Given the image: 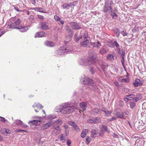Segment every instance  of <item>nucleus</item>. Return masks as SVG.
<instances>
[{"label":"nucleus","instance_id":"obj_1","mask_svg":"<svg viewBox=\"0 0 146 146\" xmlns=\"http://www.w3.org/2000/svg\"><path fill=\"white\" fill-rule=\"evenodd\" d=\"M76 104L72 102L69 103L67 102L62 104L59 107V111L62 113L70 114L75 111L77 109L75 106Z\"/></svg>","mask_w":146,"mask_h":146},{"label":"nucleus","instance_id":"obj_2","mask_svg":"<svg viewBox=\"0 0 146 146\" xmlns=\"http://www.w3.org/2000/svg\"><path fill=\"white\" fill-rule=\"evenodd\" d=\"M96 63L95 58L93 56L89 58L81 59L80 61V64L82 65L88 66L91 64H94Z\"/></svg>","mask_w":146,"mask_h":146},{"label":"nucleus","instance_id":"obj_3","mask_svg":"<svg viewBox=\"0 0 146 146\" xmlns=\"http://www.w3.org/2000/svg\"><path fill=\"white\" fill-rule=\"evenodd\" d=\"M71 51V49L68 48H66L64 46H62L57 50V52L58 54L62 55Z\"/></svg>","mask_w":146,"mask_h":146},{"label":"nucleus","instance_id":"obj_4","mask_svg":"<svg viewBox=\"0 0 146 146\" xmlns=\"http://www.w3.org/2000/svg\"><path fill=\"white\" fill-rule=\"evenodd\" d=\"M69 24L73 30L77 31L82 29L81 25L80 23L71 22Z\"/></svg>","mask_w":146,"mask_h":146},{"label":"nucleus","instance_id":"obj_5","mask_svg":"<svg viewBox=\"0 0 146 146\" xmlns=\"http://www.w3.org/2000/svg\"><path fill=\"white\" fill-rule=\"evenodd\" d=\"M81 81L83 83L88 85L92 86L93 84V81L91 79L89 78L88 77H85L81 79Z\"/></svg>","mask_w":146,"mask_h":146},{"label":"nucleus","instance_id":"obj_6","mask_svg":"<svg viewBox=\"0 0 146 146\" xmlns=\"http://www.w3.org/2000/svg\"><path fill=\"white\" fill-rule=\"evenodd\" d=\"M66 33L68 35L67 36L66 38H68L69 39V40L66 41H65V42H68L70 40L71 38L73 35V32L72 30L70 28L69 26L67 25L66 27Z\"/></svg>","mask_w":146,"mask_h":146},{"label":"nucleus","instance_id":"obj_7","mask_svg":"<svg viewBox=\"0 0 146 146\" xmlns=\"http://www.w3.org/2000/svg\"><path fill=\"white\" fill-rule=\"evenodd\" d=\"M125 113L126 114V115H127L129 114V112L127 110L124 111V112H121L120 113L119 112L116 111V110H115V115H116L117 118H122L123 119H125Z\"/></svg>","mask_w":146,"mask_h":146},{"label":"nucleus","instance_id":"obj_8","mask_svg":"<svg viewBox=\"0 0 146 146\" xmlns=\"http://www.w3.org/2000/svg\"><path fill=\"white\" fill-rule=\"evenodd\" d=\"M112 9L111 7L110 6V5H109L108 1H105L104 6L102 10L103 12L105 13H107L108 12H109L110 11H111Z\"/></svg>","mask_w":146,"mask_h":146},{"label":"nucleus","instance_id":"obj_9","mask_svg":"<svg viewBox=\"0 0 146 146\" xmlns=\"http://www.w3.org/2000/svg\"><path fill=\"white\" fill-rule=\"evenodd\" d=\"M40 28L42 30H48L49 29L48 23L46 22H41L40 23Z\"/></svg>","mask_w":146,"mask_h":146},{"label":"nucleus","instance_id":"obj_10","mask_svg":"<svg viewBox=\"0 0 146 146\" xmlns=\"http://www.w3.org/2000/svg\"><path fill=\"white\" fill-rule=\"evenodd\" d=\"M100 118L98 117L90 119L88 120V122L90 123H97L100 122Z\"/></svg>","mask_w":146,"mask_h":146},{"label":"nucleus","instance_id":"obj_11","mask_svg":"<svg viewBox=\"0 0 146 146\" xmlns=\"http://www.w3.org/2000/svg\"><path fill=\"white\" fill-rule=\"evenodd\" d=\"M143 83V81L138 78L135 79V82L133 83V85L135 87L141 86Z\"/></svg>","mask_w":146,"mask_h":146},{"label":"nucleus","instance_id":"obj_12","mask_svg":"<svg viewBox=\"0 0 146 146\" xmlns=\"http://www.w3.org/2000/svg\"><path fill=\"white\" fill-rule=\"evenodd\" d=\"M54 130L52 132V134L54 135H56L60 133V129L59 126H54Z\"/></svg>","mask_w":146,"mask_h":146},{"label":"nucleus","instance_id":"obj_13","mask_svg":"<svg viewBox=\"0 0 146 146\" xmlns=\"http://www.w3.org/2000/svg\"><path fill=\"white\" fill-rule=\"evenodd\" d=\"M100 62H102V64L100 63L99 64L100 67L103 70L104 73L105 74H106L107 71L106 68L108 66H106L105 64H104V63L103 62V61H100Z\"/></svg>","mask_w":146,"mask_h":146},{"label":"nucleus","instance_id":"obj_14","mask_svg":"<svg viewBox=\"0 0 146 146\" xmlns=\"http://www.w3.org/2000/svg\"><path fill=\"white\" fill-rule=\"evenodd\" d=\"M108 50V48L106 46H103L101 48L99 53L101 54H104L107 53Z\"/></svg>","mask_w":146,"mask_h":146},{"label":"nucleus","instance_id":"obj_15","mask_svg":"<svg viewBox=\"0 0 146 146\" xmlns=\"http://www.w3.org/2000/svg\"><path fill=\"white\" fill-rule=\"evenodd\" d=\"M45 34V33L44 31H40L36 33L35 35V37H40L44 36Z\"/></svg>","mask_w":146,"mask_h":146},{"label":"nucleus","instance_id":"obj_16","mask_svg":"<svg viewBox=\"0 0 146 146\" xmlns=\"http://www.w3.org/2000/svg\"><path fill=\"white\" fill-rule=\"evenodd\" d=\"M45 44L47 46L50 47H53L55 44L54 42L51 41H46L45 42Z\"/></svg>","mask_w":146,"mask_h":146},{"label":"nucleus","instance_id":"obj_17","mask_svg":"<svg viewBox=\"0 0 146 146\" xmlns=\"http://www.w3.org/2000/svg\"><path fill=\"white\" fill-rule=\"evenodd\" d=\"M85 40L81 42L80 44L81 45L83 46L86 47H87L89 43V41L87 39H85Z\"/></svg>","mask_w":146,"mask_h":146},{"label":"nucleus","instance_id":"obj_18","mask_svg":"<svg viewBox=\"0 0 146 146\" xmlns=\"http://www.w3.org/2000/svg\"><path fill=\"white\" fill-rule=\"evenodd\" d=\"M16 29H19L20 31L22 32H25L28 30V28L27 27H23L22 26L17 27L16 28Z\"/></svg>","mask_w":146,"mask_h":146},{"label":"nucleus","instance_id":"obj_19","mask_svg":"<svg viewBox=\"0 0 146 146\" xmlns=\"http://www.w3.org/2000/svg\"><path fill=\"white\" fill-rule=\"evenodd\" d=\"M88 34L87 32L84 31L82 33V35L80 36V38H83L84 40L87 39L86 38H88Z\"/></svg>","mask_w":146,"mask_h":146},{"label":"nucleus","instance_id":"obj_20","mask_svg":"<svg viewBox=\"0 0 146 146\" xmlns=\"http://www.w3.org/2000/svg\"><path fill=\"white\" fill-rule=\"evenodd\" d=\"M29 123L38 125L40 123V121L38 120H33L29 121Z\"/></svg>","mask_w":146,"mask_h":146},{"label":"nucleus","instance_id":"obj_21","mask_svg":"<svg viewBox=\"0 0 146 146\" xmlns=\"http://www.w3.org/2000/svg\"><path fill=\"white\" fill-rule=\"evenodd\" d=\"M91 136L93 137H95L98 136L97 131L95 130H92L91 132Z\"/></svg>","mask_w":146,"mask_h":146},{"label":"nucleus","instance_id":"obj_22","mask_svg":"<svg viewBox=\"0 0 146 146\" xmlns=\"http://www.w3.org/2000/svg\"><path fill=\"white\" fill-rule=\"evenodd\" d=\"M88 132V129H85L83 130L81 134V136L82 138H84L86 136Z\"/></svg>","mask_w":146,"mask_h":146},{"label":"nucleus","instance_id":"obj_23","mask_svg":"<svg viewBox=\"0 0 146 146\" xmlns=\"http://www.w3.org/2000/svg\"><path fill=\"white\" fill-rule=\"evenodd\" d=\"M74 40L76 42H78L80 38V36L79 35L78 33H76L74 36Z\"/></svg>","mask_w":146,"mask_h":146},{"label":"nucleus","instance_id":"obj_24","mask_svg":"<svg viewBox=\"0 0 146 146\" xmlns=\"http://www.w3.org/2000/svg\"><path fill=\"white\" fill-rule=\"evenodd\" d=\"M51 125V123L50 122L47 123L42 126V128L43 129H46L49 126H50Z\"/></svg>","mask_w":146,"mask_h":146},{"label":"nucleus","instance_id":"obj_25","mask_svg":"<svg viewBox=\"0 0 146 146\" xmlns=\"http://www.w3.org/2000/svg\"><path fill=\"white\" fill-rule=\"evenodd\" d=\"M107 59L109 61H113L114 60V56L112 55L109 54L107 56Z\"/></svg>","mask_w":146,"mask_h":146},{"label":"nucleus","instance_id":"obj_26","mask_svg":"<svg viewBox=\"0 0 146 146\" xmlns=\"http://www.w3.org/2000/svg\"><path fill=\"white\" fill-rule=\"evenodd\" d=\"M92 44L93 45V47H98L101 45V44L99 41L97 42L93 43Z\"/></svg>","mask_w":146,"mask_h":146},{"label":"nucleus","instance_id":"obj_27","mask_svg":"<svg viewBox=\"0 0 146 146\" xmlns=\"http://www.w3.org/2000/svg\"><path fill=\"white\" fill-rule=\"evenodd\" d=\"M142 98V95L141 94H137L136 97L135 98L134 102H136L138 101L139 99H141Z\"/></svg>","mask_w":146,"mask_h":146},{"label":"nucleus","instance_id":"obj_28","mask_svg":"<svg viewBox=\"0 0 146 146\" xmlns=\"http://www.w3.org/2000/svg\"><path fill=\"white\" fill-rule=\"evenodd\" d=\"M87 104L86 103L83 102L82 104H80V107L81 108L84 110H86Z\"/></svg>","mask_w":146,"mask_h":146},{"label":"nucleus","instance_id":"obj_29","mask_svg":"<svg viewBox=\"0 0 146 146\" xmlns=\"http://www.w3.org/2000/svg\"><path fill=\"white\" fill-rule=\"evenodd\" d=\"M59 139L60 140V141H62L63 142H64L65 140V137L64 136V135L63 134H61L60 136H59Z\"/></svg>","mask_w":146,"mask_h":146},{"label":"nucleus","instance_id":"obj_30","mask_svg":"<svg viewBox=\"0 0 146 146\" xmlns=\"http://www.w3.org/2000/svg\"><path fill=\"white\" fill-rule=\"evenodd\" d=\"M55 123L57 124V126H58L59 127L62 124V122L61 120L59 119L55 121Z\"/></svg>","mask_w":146,"mask_h":146},{"label":"nucleus","instance_id":"obj_31","mask_svg":"<svg viewBox=\"0 0 146 146\" xmlns=\"http://www.w3.org/2000/svg\"><path fill=\"white\" fill-rule=\"evenodd\" d=\"M8 26L9 27V28H10L15 29L16 27H15L14 24L12 22H9V23Z\"/></svg>","mask_w":146,"mask_h":146},{"label":"nucleus","instance_id":"obj_32","mask_svg":"<svg viewBox=\"0 0 146 146\" xmlns=\"http://www.w3.org/2000/svg\"><path fill=\"white\" fill-rule=\"evenodd\" d=\"M128 96V97L129 98V100H132L134 99L135 98V95L133 94H131L129 95H127Z\"/></svg>","mask_w":146,"mask_h":146},{"label":"nucleus","instance_id":"obj_33","mask_svg":"<svg viewBox=\"0 0 146 146\" xmlns=\"http://www.w3.org/2000/svg\"><path fill=\"white\" fill-rule=\"evenodd\" d=\"M114 33L116 35L117 37H118L119 36L120 32L118 29H116L114 30Z\"/></svg>","mask_w":146,"mask_h":146},{"label":"nucleus","instance_id":"obj_34","mask_svg":"<svg viewBox=\"0 0 146 146\" xmlns=\"http://www.w3.org/2000/svg\"><path fill=\"white\" fill-rule=\"evenodd\" d=\"M62 7L64 9H66L67 10L69 9V6L68 4L65 3L62 5Z\"/></svg>","mask_w":146,"mask_h":146},{"label":"nucleus","instance_id":"obj_35","mask_svg":"<svg viewBox=\"0 0 146 146\" xmlns=\"http://www.w3.org/2000/svg\"><path fill=\"white\" fill-rule=\"evenodd\" d=\"M135 104L133 102H131L130 103V107L132 109H133L135 107Z\"/></svg>","mask_w":146,"mask_h":146},{"label":"nucleus","instance_id":"obj_36","mask_svg":"<svg viewBox=\"0 0 146 146\" xmlns=\"http://www.w3.org/2000/svg\"><path fill=\"white\" fill-rule=\"evenodd\" d=\"M73 127L74 128L75 130L77 131H80V128L76 124L74 125Z\"/></svg>","mask_w":146,"mask_h":146},{"label":"nucleus","instance_id":"obj_37","mask_svg":"<svg viewBox=\"0 0 146 146\" xmlns=\"http://www.w3.org/2000/svg\"><path fill=\"white\" fill-rule=\"evenodd\" d=\"M117 118L114 117H113L111 118H110L108 119V120L109 121H111L114 120H116Z\"/></svg>","mask_w":146,"mask_h":146},{"label":"nucleus","instance_id":"obj_38","mask_svg":"<svg viewBox=\"0 0 146 146\" xmlns=\"http://www.w3.org/2000/svg\"><path fill=\"white\" fill-rule=\"evenodd\" d=\"M109 13L113 17H117V15L115 13L113 12L112 10L110 11Z\"/></svg>","mask_w":146,"mask_h":146},{"label":"nucleus","instance_id":"obj_39","mask_svg":"<svg viewBox=\"0 0 146 146\" xmlns=\"http://www.w3.org/2000/svg\"><path fill=\"white\" fill-rule=\"evenodd\" d=\"M98 109L97 108H94L93 110L92 113L93 114H97L98 112Z\"/></svg>","mask_w":146,"mask_h":146},{"label":"nucleus","instance_id":"obj_40","mask_svg":"<svg viewBox=\"0 0 146 146\" xmlns=\"http://www.w3.org/2000/svg\"><path fill=\"white\" fill-rule=\"evenodd\" d=\"M17 125H20L22 123V121L20 120H17L14 122Z\"/></svg>","mask_w":146,"mask_h":146},{"label":"nucleus","instance_id":"obj_41","mask_svg":"<svg viewBox=\"0 0 146 146\" xmlns=\"http://www.w3.org/2000/svg\"><path fill=\"white\" fill-rule=\"evenodd\" d=\"M54 19L55 20L57 21H59L60 20V18L57 15H55L54 16Z\"/></svg>","mask_w":146,"mask_h":146},{"label":"nucleus","instance_id":"obj_42","mask_svg":"<svg viewBox=\"0 0 146 146\" xmlns=\"http://www.w3.org/2000/svg\"><path fill=\"white\" fill-rule=\"evenodd\" d=\"M115 46L117 47V48L119 47V45L117 43V42L116 41H114L113 42V44Z\"/></svg>","mask_w":146,"mask_h":146},{"label":"nucleus","instance_id":"obj_43","mask_svg":"<svg viewBox=\"0 0 146 146\" xmlns=\"http://www.w3.org/2000/svg\"><path fill=\"white\" fill-rule=\"evenodd\" d=\"M128 96H127V95H126L125 96L124 98L125 101L126 102H127L129 100H130L129 98H128Z\"/></svg>","mask_w":146,"mask_h":146},{"label":"nucleus","instance_id":"obj_44","mask_svg":"<svg viewBox=\"0 0 146 146\" xmlns=\"http://www.w3.org/2000/svg\"><path fill=\"white\" fill-rule=\"evenodd\" d=\"M106 112L105 113L108 116H110L111 113V112L110 111H108V110H106Z\"/></svg>","mask_w":146,"mask_h":146},{"label":"nucleus","instance_id":"obj_45","mask_svg":"<svg viewBox=\"0 0 146 146\" xmlns=\"http://www.w3.org/2000/svg\"><path fill=\"white\" fill-rule=\"evenodd\" d=\"M124 105V103L123 102L121 101H119V106H121V107H123Z\"/></svg>","mask_w":146,"mask_h":146},{"label":"nucleus","instance_id":"obj_46","mask_svg":"<svg viewBox=\"0 0 146 146\" xmlns=\"http://www.w3.org/2000/svg\"><path fill=\"white\" fill-rule=\"evenodd\" d=\"M86 141L87 143V144L89 143L90 141V138H89V137L88 136L86 137Z\"/></svg>","mask_w":146,"mask_h":146},{"label":"nucleus","instance_id":"obj_47","mask_svg":"<svg viewBox=\"0 0 146 146\" xmlns=\"http://www.w3.org/2000/svg\"><path fill=\"white\" fill-rule=\"evenodd\" d=\"M3 130L5 131V133L7 134H9L11 133V131L8 129H3Z\"/></svg>","mask_w":146,"mask_h":146},{"label":"nucleus","instance_id":"obj_48","mask_svg":"<svg viewBox=\"0 0 146 146\" xmlns=\"http://www.w3.org/2000/svg\"><path fill=\"white\" fill-rule=\"evenodd\" d=\"M76 2H74L72 3H70L69 4H68L69 5V7L71 6L72 7V6H74L75 5V3H76Z\"/></svg>","mask_w":146,"mask_h":146},{"label":"nucleus","instance_id":"obj_49","mask_svg":"<svg viewBox=\"0 0 146 146\" xmlns=\"http://www.w3.org/2000/svg\"><path fill=\"white\" fill-rule=\"evenodd\" d=\"M121 33L122 35L123 36H127L128 34V33H127L126 32H125L124 31H121Z\"/></svg>","mask_w":146,"mask_h":146},{"label":"nucleus","instance_id":"obj_50","mask_svg":"<svg viewBox=\"0 0 146 146\" xmlns=\"http://www.w3.org/2000/svg\"><path fill=\"white\" fill-rule=\"evenodd\" d=\"M15 24L16 25L19 24L20 23V19H18L16 21H15Z\"/></svg>","mask_w":146,"mask_h":146},{"label":"nucleus","instance_id":"obj_51","mask_svg":"<svg viewBox=\"0 0 146 146\" xmlns=\"http://www.w3.org/2000/svg\"><path fill=\"white\" fill-rule=\"evenodd\" d=\"M68 123L70 125L74 127V125H75L76 123H75L74 122L72 121H69L68 122Z\"/></svg>","mask_w":146,"mask_h":146},{"label":"nucleus","instance_id":"obj_52","mask_svg":"<svg viewBox=\"0 0 146 146\" xmlns=\"http://www.w3.org/2000/svg\"><path fill=\"white\" fill-rule=\"evenodd\" d=\"M0 120L2 122H5V119L3 117H0Z\"/></svg>","mask_w":146,"mask_h":146},{"label":"nucleus","instance_id":"obj_53","mask_svg":"<svg viewBox=\"0 0 146 146\" xmlns=\"http://www.w3.org/2000/svg\"><path fill=\"white\" fill-rule=\"evenodd\" d=\"M20 126L22 127H24V128H26L27 127V125H26L25 124H23L22 122V123L21 124Z\"/></svg>","mask_w":146,"mask_h":146},{"label":"nucleus","instance_id":"obj_54","mask_svg":"<svg viewBox=\"0 0 146 146\" xmlns=\"http://www.w3.org/2000/svg\"><path fill=\"white\" fill-rule=\"evenodd\" d=\"M14 9L17 12H21V11H23L21 10H19V9H18L17 7H15V6H14Z\"/></svg>","mask_w":146,"mask_h":146},{"label":"nucleus","instance_id":"obj_55","mask_svg":"<svg viewBox=\"0 0 146 146\" xmlns=\"http://www.w3.org/2000/svg\"><path fill=\"white\" fill-rule=\"evenodd\" d=\"M123 91L126 93H127L129 91V90L127 88H125L123 89Z\"/></svg>","mask_w":146,"mask_h":146},{"label":"nucleus","instance_id":"obj_56","mask_svg":"<svg viewBox=\"0 0 146 146\" xmlns=\"http://www.w3.org/2000/svg\"><path fill=\"white\" fill-rule=\"evenodd\" d=\"M71 143V141L69 139L67 141V144L68 146H69Z\"/></svg>","mask_w":146,"mask_h":146},{"label":"nucleus","instance_id":"obj_57","mask_svg":"<svg viewBox=\"0 0 146 146\" xmlns=\"http://www.w3.org/2000/svg\"><path fill=\"white\" fill-rule=\"evenodd\" d=\"M102 127L103 129L105 131H107L108 129L107 126H106L102 125Z\"/></svg>","mask_w":146,"mask_h":146},{"label":"nucleus","instance_id":"obj_58","mask_svg":"<svg viewBox=\"0 0 146 146\" xmlns=\"http://www.w3.org/2000/svg\"><path fill=\"white\" fill-rule=\"evenodd\" d=\"M101 110L102 111L104 112V113H106V110H107L106 108L104 107H102V108Z\"/></svg>","mask_w":146,"mask_h":146},{"label":"nucleus","instance_id":"obj_59","mask_svg":"<svg viewBox=\"0 0 146 146\" xmlns=\"http://www.w3.org/2000/svg\"><path fill=\"white\" fill-rule=\"evenodd\" d=\"M5 32L6 31H0V37L4 34Z\"/></svg>","mask_w":146,"mask_h":146},{"label":"nucleus","instance_id":"obj_60","mask_svg":"<svg viewBox=\"0 0 146 146\" xmlns=\"http://www.w3.org/2000/svg\"><path fill=\"white\" fill-rule=\"evenodd\" d=\"M122 57H124V56L125 55V52L124 50H122L121 53V54Z\"/></svg>","mask_w":146,"mask_h":146},{"label":"nucleus","instance_id":"obj_61","mask_svg":"<svg viewBox=\"0 0 146 146\" xmlns=\"http://www.w3.org/2000/svg\"><path fill=\"white\" fill-rule=\"evenodd\" d=\"M121 82H127L125 79H121Z\"/></svg>","mask_w":146,"mask_h":146},{"label":"nucleus","instance_id":"obj_62","mask_svg":"<svg viewBox=\"0 0 146 146\" xmlns=\"http://www.w3.org/2000/svg\"><path fill=\"white\" fill-rule=\"evenodd\" d=\"M37 8L38 9V10H39V12L42 13H44L43 11L42 10L43 9L42 8L38 7Z\"/></svg>","mask_w":146,"mask_h":146},{"label":"nucleus","instance_id":"obj_63","mask_svg":"<svg viewBox=\"0 0 146 146\" xmlns=\"http://www.w3.org/2000/svg\"><path fill=\"white\" fill-rule=\"evenodd\" d=\"M59 21L60 22V24L63 26L64 22V20H61L60 19V20Z\"/></svg>","mask_w":146,"mask_h":146},{"label":"nucleus","instance_id":"obj_64","mask_svg":"<svg viewBox=\"0 0 146 146\" xmlns=\"http://www.w3.org/2000/svg\"><path fill=\"white\" fill-rule=\"evenodd\" d=\"M38 18L39 19H44L43 16L41 15H38Z\"/></svg>","mask_w":146,"mask_h":146}]
</instances>
